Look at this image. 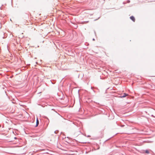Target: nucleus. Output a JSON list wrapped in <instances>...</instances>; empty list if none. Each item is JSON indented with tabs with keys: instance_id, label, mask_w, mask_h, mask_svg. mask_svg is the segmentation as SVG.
I'll list each match as a JSON object with an SVG mask.
<instances>
[{
	"instance_id": "1",
	"label": "nucleus",
	"mask_w": 155,
	"mask_h": 155,
	"mask_svg": "<svg viewBox=\"0 0 155 155\" xmlns=\"http://www.w3.org/2000/svg\"><path fill=\"white\" fill-rule=\"evenodd\" d=\"M128 94L124 93L122 96H121L120 97L121 98L124 97L128 95Z\"/></svg>"
},
{
	"instance_id": "2",
	"label": "nucleus",
	"mask_w": 155,
	"mask_h": 155,
	"mask_svg": "<svg viewBox=\"0 0 155 155\" xmlns=\"http://www.w3.org/2000/svg\"><path fill=\"white\" fill-rule=\"evenodd\" d=\"M130 19L134 22L135 21V18L133 16H131L130 17Z\"/></svg>"
},
{
	"instance_id": "3",
	"label": "nucleus",
	"mask_w": 155,
	"mask_h": 155,
	"mask_svg": "<svg viewBox=\"0 0 155 155\" xmlns=\"http://www.w3.org/2000/svg\"><path fill=\"white\" fill-rule=\"evenodd\" d=\"M39 124V120L38 119V118H37V119H36V124L35 126V127H37L38 126Z\"/></svg>"
},
{
	"instance_id": "4",
	"label": "nucleus",
	"mask_w": 155,
	"mask_h": 155,
	"mask_svg": "<svg viewBox=\"0 0 155 155\" xmlns=\"http://www.w3.org/2000/svg\"><path fill=\"white\" fill-rule=\"evenodd\" d=\"M145 153H147V154H149L150 153V152H149V150H145Z\"/></svg>"
},
{
	"instance_id": "5",
	"label": "nucleus",
	"mask_w": 155,
	"mask_h": 155,
	"mask_svg": "<svg viewBox=\"0 0 155 155\" xmlns=\"http://www.w3.org/2000/svg\"><path fill=\"white\" fill-rule=\"evenodd\" d=\"M58 130H56L54 131V133H55L56 134H57L58 133Z\"/></svg>"
},
{
	"instance_id": "6",
	"label": "nucleus",
	"mask_w": 155,
	"mask_h": 155,
	"mask_svg": "<svg viewBox=\"0 0 155 155\" xmlns=\"http://www.w3.org/2000/svg\"><path fill=\"white\" fill-rule=\"evenodd\" d=\"M151 116L152 117H155H155L153 115H151Z\"/></svg>"
},
{
	"instance_id": "7",
	"label": "nucleus",
	"mask_w": 155,
	"mask_h": 155,
	"mask_svg": "<svg viewBox=\"0 0 155 155\" xmlns=\"http://www.w3.org/2000/svg\"><path fill=\"white\" fill-rule=\"evenodd\" d=\"M104 129H105V127H103V129H102V130L103 131L104 130Z\"/></svg>"
},
{
	"instance_id": "8",
	"label": "nucleus",
	"mask_w": 155,
	"mask_h": 155,
	"mask_svg": "<svg viewBox=\"0 0 155 155\" xmlns=\"http://www.w3.org/2000/svg\"><path fill=\"white\" fill-rule=\"evenodd\" d=\"M93 41H94L95 40V39L94 38H93Z\"/></svg>"
},
{
	"instance_id": "9",
	"label": "nucleus",
	"mask_w": 155,
	"mask_h": 155,
	"mask_svg": "<svg viewBox=\"0 0 155 155\" xmlns=\"http://www.w3.org/2000/svg\"><path fill=\"white\" fill-rule=\"evenodd\" d=\"M77 27H78V26L76 25V28H77Z\"/></svg>"
},
{
	"instance_id": "10",
	"label": "nucleus",
	"mask_w": 155,
	"mask_h": 155,
	"mask_svg": "<svg viewBox=\"0 0 155 155\" xmlns=\"http://www.w3.org/2000/svg\"><path fill=\"white\" fill-rule=\"evenodd\" d=\"M87 137H90V136H87Z\"/></svg>"
},
{
	"instance_id": "11",
	"label": "nucleus",
	"mask_w": 155,
	"mask_h": 155,
	"mask_svg": "<svg viewBox=\"0 0 155 155\" xmlns=\"http://www.w3.org/2000/svg\"><path fill=\"white\" fill-rule=\"evenodd\" d=\"M130 2V1H128V2Z\"/></svg>"
},
{
	"instance_id": "12",
	"label": "nucleus",
	"mask_w": 155,
	"mask_h": 155,
	"mask_svg": "<svg viewBox=\"0 0 155 155\" xmlns=\"http://www.w3.org/2000/svg\"><path fill=\"white\" fill-rule=\"evenodd\" d=\"M130 2V1H128V2Z\"/></svg>"
},
{
	"instance_id": "13",
	"label": "nucleus",
	"mask_w": 155,
	"mask_h": 155,
	"mask_svg": "<svg viewBox=\"0 0 155 155\" xmlns=\"http://www.w3.org/2000/svg\"><path fill=\"white\" fill-rule=\"evenodd\" d=\"M124 126V125H123L122 126H121L122 127H123Z\"/></svg>"
}]
</instances>
